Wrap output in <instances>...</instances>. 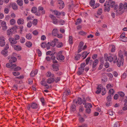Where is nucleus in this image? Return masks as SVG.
<instances>
[{"instance_id":"obj_37","label":"nucleus","mask_w":127,"mask_h":127,"mask_svg":"<svg viewBox=\"0 0 127 127\" xmlns=\"http://www.w3.org/2000/svg\"><path fill=\"white\" fill-rule=\"evenodd\" d=\"M69 41L70 44H72L73 43V38L71 36H69Z\"/></svg>"},{"instance_id":"obj_19","label":"nucleus","mask_w":127,"mask_h":127,"mask_svg":"<svg viewBox=\"0 0 127 127\" xmlns=\"http://www.w3.org/2000/svg\"><path fill=\"white\" fill-rule=\"evenodd\" d=\"M58 31L57 29H54L52 31V34L54 36H57L58 33Z\"/></svg>"},{"instance_id":"obj_33","label":"nucleus","mask_w":127,"mask_h":127,"mask_svg":"<svg viewBox=\"0 0 127 127\" xmlns=\"http://www.w3.org/2000/svg\"><path fill=\"white\" fill-rule=\"evenodd\" d=\"M57 47L58 48H60L62 47L63 46V43L62 42H58V41L57 42Z\"/></svg>"},{"instance_id":"obj_34","label":"nucleus","mask_w":127,"mask_h":127,"mask_svg":"<svg viewBox=\"0 0 127 127\" xmlns=\"http://www.w3.org/2000/svg\"><path fill=\"white\" fill-rule=\"evenodd\" d=\"M17 2L18 4L20 6H21L23 5V1L22 0H17Z\"/></svg>"},{"instance_id":"obj_63","label":"nucleus","mask_w":127,"mask_h":127,"mask_svg":"<svg viewBox=\"0 0 127 127\" xmlns=\"http://www.w3.org/2000/svg\"><path fill=\"white\" fill-rule=\"evenodd\" d=\"M104 66L106 68H108L109 66V64L108 63L106 62L104 64Z\"/></svg>"},{"instance_id":"obj_30","label":"nucleus","mask_w":127,"mask_h":127,"mask_svg":"<svg viewBox=\"0 0 127 127\" xmlns=\"http://www.w3.org/2000/svg\"><path fill=\"white\" fill-rule=\"evenodd\" d=\"M85 107L87 108H90L92 107V105L91 104L87 103L85 104Z\"/></svg>"},{"instance_id":"obj_32","label":"nucleus","mask_w":127,"mask_h":127,"mask_svg":"<svg viewBox=\"0 0 127 127\" xmlns=\"http://www.w3.org/2000/svg\"><path fill=\"white\" fill-rule=\"evenodd\" d=\"M71 110L72 111H74L76 110V105H72L71 107Z\"/></svg>"},{"instance_id":"obj_56","label":"nucleus","mask_w":127,"mask_h":127,"mask_svg":"<svg viewBox=\"0 0 127 127\" xmlns=\"http://www.w3.org/2000/svg\"><path fill=\"white\" fill-rule=\"evenodd\" d=\"M53 53L52 52L49 51H48L46 53V55H53Z\"/></svg>"},{"instance_id":"obj_21","label":"nucleus","mask_w":127,"mask_h":127,"mask_svg":"<svg viewBox=\"0 0 127 127\" xmlns=\"http://www.w3.org/2000/svg\"><path fill=\"white\" fill-rule=\"evenodd\" d=\"M89 53H87V51H85L82 53L81 55L82 56V57H84L83 58V59H85L87 57Z\"/></svg>"},{"instance_id":"obj_4","label":"nucleus","mask_w":127,"mask_h":127,"mask_svg":"<svg viewBox=\"0 0 127 127\" xmlns=\"http://www.w3.org/2000/svg\"><path fill=\"white\" fill-rule=\"evenodd\" d=\"M62 52L61 51L57 54L56 56V58L58 60H64V57L62 55Z\"/></svg>"},{"instance_id":"obj_36","label":"nucleus","mask_w":127,"mask_h":127,"mask_svg":"<svg viewBox=\"0 0 127 127\" xmlns=\"http://www.w3.org/2000/svg\"><path fill=\"white\" fill-rule=\"evenodd\" d=\"M53 12L54 13V14L55 15L57 16H59L61 14L60 12L57 10H55Z\"/></svg>"},{"instance_id":"obj_38","label":"nucleus","mask_w":127,"mask_h":127,"mask_svg":"<svg viewBox=\"0 0 127 127\" xmlns=\"http://www.w3.org/2000/svg\"><path fill=\"white\" fill-rule=\"evenodd\" d=\"M123 4L122 3H121L120 5L119 6V11H120L122 10V9H123Z\"/></svg>"},{"instance_id":"obj_14","label":"nucleus","mask_w":127,"mask_h":127,"mask_svg":"<svg viewBox=\"0 0 127 127\" xmlns=\"http://www.w3.org/2000/svg\"><path fill=\"white\" fill-rule=\"evenodd\" d=\"M98 63V60L96 59L93 62L92 64L93 69H95V68L96 67Z\"/></svg>"},{"instance_id":"obj_48","label":"nucleus","mask_w":127,"mask_h":127,"mask_svg":"<svg viewBox=\"0 0 127 127\" xmlns=\"http://www.w3.org/2000/svg\"><path fill=\"white\" fill-rule=\"evenodd\" d=\"M37 19H34L32 21V23L34 25H36L37 23Z\"/></svg>"},{"instance_id":"obj_28","label":"nucleus","mask_w":127,"mask_h":127,"mask_svg":"<svg viewBox=\"0 0 127 127\" xmlns=\"http://www.w3.org/2000/svg\"><path fill=\"white\" fill-rule=\"evenodd\" d=\"M7 53V51L4 50H2L1 52V54L5 57L8 56Z\"/></svg>"},{"instance_id":"obj_35","label":"nucleus","mask_w":127,"mask_h":127,"mask_svg":"<svg viewBox=\"0 0 127 127\" xmlns=\"http://www.w3.org/2000/svg\"><path fill=\"white\" fill-rule=\"evenodd\" d=\"M77 102L80 105L82 103V100L81 98H78L77 101H76V103H77Z\"/></svg>"},{"instance_id":"obj_1","label":"nucleus","mask_w":127,"mask_h":127,"mask_svg":"<svg viewBox=\"0 0 127 127\" xmlns=\"http://www.w3.org/2000/svg\"><path fill=\"white\" fill-rule=\"evenodd\" d=\"M124 61V59L122 52L120 50L118 54V57L117 58H117L114 60L113 62V63H117V66L120 67L121 65H122Z\"/></svg>"},{"instance_id":"obj_50","label":"nucleus","mask_w":127,"mask_h":127,"mask_svg":"<svg viewBox=\"0 0 127 127\" xmlns=\"http://www.w3.org/2000/svg\"><path fill=\"white\" fill-rule=\"evenodd\" d=\"M120 123L118 122H116L114 124V127H119Z\"/></svg>"},{"instance_id":"obj_39","label":"nucleus","mask_w":127,"mask_h":127,"mask_svg":"<svg viewBox=\"0 0 127 127\" xmlns=\"http://www.w3.org/2000/svg\"><path fill=\"white\" fill-rule=\"evenodd\" d=\"M102 9L101 8H99L98 10V11L97 12V15H100L102 13Z\"/></svg>"},{"instance_id":"obj_40","label":"nucleus","mask_w":127,"mask_h":127,"mask_svg":"<svg viewBox=\"0 0 127 127\" xmlns=\"http://www.w3.org/2000/svg\"><path fill=\"white\" fill-rule=\"evenodd\" d=\"M81 55L79 54H77L76 56L75 57V59L76 60H78L80 58L81 56Z\"/></svg>"},{"instance_id":"obj_51","label":"nucleus","mask_w":127,"mask_h":127,"mask_svg":"<svg viewBox=\"0 0 127 127\" xmlns=\"http://www.w3.org/2000/svg\"><path fill=\"white\" fill-rule=\"evenodd\" d=\"M37 52L38 54V56H39L40 57L42 55V53L41 51L39 49H37Z\"/></svg>"},{"instance_id":"obj_11","label":"nucleus","mask_w":127,"mask_h":127,"mask_svg":"<svg viewBox=\"0 0 127 127\" xmlns=\"http://www.w3.org/2000/svg\"><path fill=\"white\" fill-rule=\"evenodd\" d=\"M50 17L53 20V23L55 24H57L58 22V19L56 18V17L54 16L50 15Z\"/></svg>"},{"instance_id":"obj_22","label":"nucleus","mask_w":127,"mask_h":127,"mask_svg":"<svg viewBox=\"0 0 127 127\" xmlns=\"http://www.w3.org/2000/svg\"><path fill=\"white\" fill-rule=\"evenodd\" d=\"M24 20L22 18L19 19L17 21V23L18 25L23 24L24 23Z\"/></svg>"},{"instance_id":"obj_55","label":"nucleus","mask_w":127,"mask_h":127,"mask_svg":"<svg viewBox=\"0 0 127 127\" xmlns=\"http://www.w3.org/2000/svg\"><path fill=\"white\" fill-rule=\"evenodd\" d=\"M22 49L21 47L20 46L16 45V50L20 51Z\"/></svg>"},{"instance_id":"obj_41","label":"nucleus","mask_w":127,"mask_h":127,"mask_svg":"<svg viewBox=\"0 0 127 127\" xmlns=\"http://www.w3.org/2000/svg\"><path fill=\"white\" fill-rule=\"evenodd\" d=\"M10 22L11 25H13L15 23V21L14 19H12L10 20Z\"/></svg>"},{"instance_id":"obj_12","label":"nucleus","mask_w":127,"mask_h":127,"mask_svg":"<svg viewBox=\"0 0 127 127\" xmlns=\"http://www.w3.org/2000/svg\"><path fill=\"white\" fill-rule=\"evenodd\" d=\"M1 25L2 28V29L5 31L7 29V27L6 25V22L4 21H2L1 23Z\"/></svg>"},{"instance_id":"obj_43","label":"nucleus","mask_w":127,"mask_h":127,"mask_svg":"<svg viewBox=\"0 0 127 127\" xmlns=\"http://www.w3.org/2000/svg\"><path fill=\"white\" fill-rule=\"evenodd\" d=\"M111 95H108L107 97V100L108 101H110L111 100Z\"/></svg>"},{"instance_id":"obj_10","label":"nucleus","mask_w":127,"mask_h":127,"mask_svg":"<svg viewBox=\"0 0 127 127\" xmlns=\"http://www.w3.org/2000/svg\"><path fill=\"white\" fill-rule=\"evenodd\" d=\"M5 44L4 38L2 36L0 37V45L1 46H4Z\"/></svg>"},{"instance_id":"obj_64","label":"nucleus","mask_w":127,"mask_h":127,"mask_svg":"<svg viewBox=\"0 0 127 127\" xmlns=\"http://www.w3.org/2000/svg\"><path fill=\"white\" fill-rule=\"evenodd\" d=\"M9 11V10L8 8H5L4 9V12L6 14H8V13Z\"/></svg>"},{"instance_id":"obj_16","label":"nucleus","mask_w":127,"mask_h":127,"mask_svg":"<svg viewBox=\"0 0 127 127\" xmlns=\"http://www.w3.org/2000/svg\"><path fill=\"white\" fill-rule=\"evenodd\" d=\"M70 90L69 89H67L66 90L64 93L63 96L64 95L65 96H67L68 95H70Z\"/></svg>"},{"instance_id":"obj_57","label":"nucleus","mask_w":127,"mask_h":127,"mask_svg":"<svg viewBox=\"0 0 127 127\" xmlns=\"http://www.w3.org/2000/svg\"><path fill=\"white\" fill-rule=\"evenodd\" d=\"M32 25V22L30 21L27 24V26L29 28Z\"/></svg>"},{"instance_id":"obj_58","label":"nucleus","mask_w":127,"mask_h":127,"mask_svg":"<svg viewBox=\"0 0 127 127\" xmlns=\"http://www.w3.org/2000/svg\"><path fill=\"white\" fill-rule=\"evenodd\" d=\"M99 5V3H97L95 5H94L93 6V8L94 9H95L97 7H98Z\"/></svg>"},{"instance_id":"obj_52","label":"nucleus","mask_w":127,"mask_h":127,"mask_svg":"<svg viewBox=\"0 0 127 127\" xmlns=\"http://www.w3.org/2000/svg\"><path fill=\"white\" fill-rule=\"evenodd\" d=\"M110 5L111 7H113L114 6V5L115 4V2L114 1H112L110 2Z\"/></svg>"},{"instance_id":"obj_2","label":"nucleus","mask_w":127,"mask_h":127,"mask_svg":"<svg viewBox=\"0 0 127 127\" xmlns=\"http://www.w3.org/2000/svg\"><path fill=\"white\" fill-rule=\"evenodd\" d=\"M16 32V26L12 27L10 30L7 31V34L9 35H11L12 33H15Z\"/></svg>"},{"instance_id":"obj_54","label":"nucleus","mask_w":127,"mask_h":127,"mask_svg":"<svg viewBox=\"0 0 127 127\" xmlns=\"http://www.w3.org/2000/svg\"><path fill=\"white\" fill-rule=\"evenodd\" d=\"M115 47L113 45H112V48L111 49V51L112 52H114L115 51Z\"/></svg>"},{"instance_id":"obj_60","label":"nucleus","mask_w":127,"mask_h":127,"mask_svg":"<svg viewBox=\"0 0 127 127\" xmlns=\"http://www.w3.org/2000/svg\"><path fill=\"white\" fill-rule=\"evenodd\" d=\"M46 44L45 42L42 43L41 44V46L43 48H45L46 47Z\"/></svg>"},{"instance_id":"obj_26","label":"nucleus","mask_w":127,"mask_h":127,"mask_svg":"<svg viewBox=\"0 0 127 127\" xmlns=\"http://www.w3.org/2000/svg\"><path fill=\"white\" fill-rule=\"evenodd\" d=\"M86 64L85 63H82L80 65V67L79 68V69H83L84 70V67L85 66Z\"/></svg>"},{"instance_id":"obj_15","label":"nucleus","mask_w":127,"mask_h":127,"mask_svg":"<svg viewBox=\"0 0 127 127\" xmlns=\"http://www.w3.org/2000/svg\"><path fill=\"white\" fill-rule=\"evenodd\" d=\"M58 41V40L56 38H55L52 41L50 42V45L52 47H54L55 46L56 44V43Z\"/></svg>"},{"instance_id":"obj_3","label":"nucleus","mask_w":127,"mask_h":127,"mask_svg":"<svg viewBox=\"0 0 127 127\" xmlns=\"http://www.w3.org/2000/svg\"><path fill=\"white\" fill-rule=\"evenodd\" d=\"M41 12L42 14H44L45 13V11L44 10L43 8L40 6L38 7V11L35 15L38 16H40L41 15Z\"/></svg>"},{"instance_id":"obj_7","label":"nucleus","mask_w":127,"mask_h":127,"mask_svg":"<svg viewBox=\"0 0 127 127\" xmlns=\"http://www.w3.org/2000/svg\"><path fill=\"white\" fill-rule=\"evenodd\" d=\"M104 10L105 11L106 10L108 12H109L110 9V5L109 4V2L106 1V2L105 3L104 5Z\"/></svg>"},{"instance_id":"obj_25","label":"nucleus","mask_w":127,"mask_h":127,"mask_svg":"<svg viewBox=\"0 0 127 127\" xmlns=\"http://www.w3.org/2000/svg\"><path fill=\"white\" fill-rule=\"evenodd\" d=\"M37 9L36 7L34 6L32 7L31 11L32 12L35 13H36Z\"/></svg>"},{"instance_id":"obj_27","label":"nucleus","mask_w":127,"mask_h":127,"mask_svg":"<svg viewBox=\"0 0 127 127\" xmlns=\"http://www.w3.org/2000/svg\"><path fill=\"white\" fill-rule=\"evenodd\" d=\"M10 62L12 63L15 62L16 61V58L15 57H12L9 60Z\"/></svg>"},{"instance_id":"obj_42","label":"nucleus","mask_w":127,"mask_h":127,"mask_svg":"<svg viewBox=\"0 0 127 127\" xmlns=\"http://www.w3.org/2000/svg\"><path fill=\"white\" fill-rule=\"evenodd\" d=\"M79 70L77 72V74L78 75L82 74L84 70L83 69H79Z\"/></svg>"},{"instance_id":"obj_31","label":"nucleus","mask_w":127,"mask_h":127,"mask_svg":"<svg viewBox=\"0 0 127 127\" xmlns=\"http://www.w3.org/2000/svg\"><path fill=\"white\" fill-rule=\"evenodd\" d=\"M26 37L27 39H30L32 37V35L31 33H29L26 35Z\"/></svg>"},{"instance_id":"obj_59","label":"nucleus","mask_w":127,"mask_h":127,"mask_svg":"<svg viewBox=\"0 0 127 127\" xmlns=\"http://www.w3.org/2000/svg\"><path fill=\"white\" fill-rule=\"evenodd\" d=\"M122 38V41L123 42H125L127 41V37H126L125 36Z\"/></svg>"},{"instance_id":"obj_23","label":"nucleus","mask_w":127,"mask_h":127,"mask_svg":"<svg viewBox=\"0 0 127 127\" xmlns=\"http://www.w3.org/2000/svg\"><path fill=\"white\" fill-rule=\"evenodd\" d=\"M54 81V79L52 78H48L47 80V82L49 84H51L53 83Z\"/></svg>"},{"instance_id":"obj_46","label":"nucleus","mask_w":127,"mask_h":127,"mask_svg":"<svg viewBox=\"0 0 127 127\" xmlns=\"http://www.w3.org/2000/svg\"><path fill=\"white\" fill-rule=\"evenodd\" d=\"M95 3V1L94 0H91L90 2V5L93 6Z\"/></svg>"},{"instance_id":"obj_45","label":"nucleus","mask_w":127,"mask_h":127,"mask_svg":"<svg viewBox=\"0 0 127 127\" xmlns=\"http://www.w3.org/2000/svg\"><path fill=\"white\" fill-rule=\"evenodd\" d=\"M114 90L113 89H110L109 91V93H110V95L111 94L112 95H114Z\"/></svg>"},{"instance_id":"obj_20","label":"nucleus","mask_w":127,"mask_h":127,"mask_svg":"<svg viewBox=\"0 0 127 127\" xmlns=\"http://www.w3.org/2000/svg\"><path fill=\"white\" fill-rule=\"evenodd\" d=\"M31 107L32 109H36L38 107V105L35 103H32L31 104Z\"/></svg>"},{"instance_id":"obj_5","label":"nucleus","mask_w":127,"mask_h":127,"mask_svg":"<svg viewBox=\"0 0 127 127\" xmlns=\"http://www.w3.org/2000/svg\"><path fill=\"white\" fill-rule=\"evenodd\" d=\"M9 40L11 44V45L12 46H13L14 48L16 49V38H9Z\"/></svg>"},{"instance_id":"obj_47","label":"nucleus","mask_w":127,"mask_h":127,"mask_svg":"<svg viewBox=\"0 0 127 127\" xmlns=\"http://www.w3.org/2000/svg\"><path fill=\"white\" fill-rule=\"evenodd\" d=\"M120 95V96L121 97H123L125 95V94L123 92H120L118 93Z\"/></svg>"},{"instance_id":"obj_13","label":"nucleus","mask_w":127,"mask_h":127,"mask_svg":"<svg viewBox=\"0 0 127 127\" xmlns=\"http://www.w3.org/2000/svg\"><path fill=\"white\" fill-rule=\"evenodd\" d=\"M103 88V87L101 85L98 86L97 88V90L95 92L97 94L100 93Z\"/></svg>"},{"instance_id":"obj_9","label":"nucleus","mask_w":127,"mask_h":127,"mask_svg":"<svg viewBox=\"0 0 127 127\" xmlns=\"http://www.w3.org/2000/svg\"><path fill=\"white\" fill-rule=\"evenodd\" d=\"M24 77L23 75H20V76L16 77V83L18 84H21L22 82L21 80L22 79H23Z\"/></svg>"},{"instance_id":"obj_29","label":"nucleus","mask_w":127,"mask_h":127,"mask_svg":"<svg viewBox=\"0 0 127 127\" xmlns=\"http://www.w3.org/2000/svg\"><path fill=\"white\" fill-rule=\"evenodd\" d=\"M28 47H31L32 45V42L30 41H27V42L25 44Z\"/></svg>"},{"instance_id":"obj_8","label":"nucleus","mask_w":127,"mask_h":127,"mask_svg":"<svg viewBox=\"0 0 127 127\" xmlns=\"http://www.w3.org/2000/svg\"><path fill=\"white\" fill-rule=\"evenodd\" d=\"M117 58V56L116 55H113L112 56H109L107 57L108 61L110 62H113Z\"/></svg>"},{"instance_id":"obj_53","label":"nucleus","mask_w":127,"mask_h":127,"mask_svg":"<svg viewBox=\"0 0 127 127\" xmlns=\"http://www.w3.org/2000/svg\"><path fill=\"white\" fill-rule=\"evenodd\" d=\"M50 42H48L47 44L46 45L47 49L48 50L50 48Z\"/></svg>"},{"instance_id":"obj_44","label":"nucleus","mask_w":127,"mask_h":127,"mask_svg":"<svg viewBox=\"0 0 127 127\" xmlns=\"http://www.w3.org/2000/svg\"><path fill=\"white\" fill-rule=\"evenodd\" d=\"M82 22L80 18H79L77 20V22L75 23L76 25H77L79 24L80 23Z\"/></svg>"},{"instance_id":"obj_49","label":"nucleus","mask_w":127,"mask_h":127,"mask_svg":"<svg viewBox=\"0 0 127 127\" xmlns=\"http://www.w3.org/2000/svg\"><path fill=\"white\" fill-rule=\"evenodd\" d=\"M12 64V63L11 62L10 63H7L6 64V66L7 68H11Z\"/></svg>"},{"instance_id":"obj_6","label":"nucleus","mask_w":127,"mask_h":127,"mask_svg":"<svg viewBox=\"0 0 127 127\" xmlns=\"http://www.w3.org/2000/svg\"><path fill=\"white\" fill-rule=\"evenodd\" d=\"M57 5L60 9L63 8L64 6V2L62 0H59L57 1Z\"/></svg>"},{"instance_id":"obj_62","label":"nucleus","mask_w":127,"mask_h":127,"mask_svg":"<svg viewBox=\"0 0 127 127\" xmlns=\"http://www.w3.org/2000/svg\"><path fill=\"white\" fill-rule=\"evenodd\" d=\"M60 77H58L57 78L55 79V80H54V81L55 82L57 83L59 81H60Z\"/></svg>"},{"instance_id":"obj_61","label":"nucleus","mask_w":127,"mask_h":127,"mask_svg":"<svg viewBox=\"0 0 127 127\" xmlns=\"http://www.w3.org/2000/svg\"><path fill=\"white\" fill-rule=\"evenodd\" d=\"M20 41L21 43H23L25 42V40L24 38L22 37L20 40Z\"/></svg>"},{"instance_id":"obj_18","label":"nucleus","mask_w":127,"mask_h":127,"mask_svg":"<svg viewBox=\"0 0 127 127\" xmlns=\"http://www.w3.org/2000/svg\"><path fill=\"white\" fill-rule=\"evenodd\" d=\"M52 67L54 69V71H57L59 70L58 64H52Z\"/></svg>"},{"instance_id":"obj_17","label":"nucleus","mask_w":127,"mask_h":127,"mask_svg":"<svg viewBox=\"0 0 127 127\" xmlns=\"http://www.w3.org/2000/svg\"><path fill=\"white\" fill-rule=\"evenodd\" d=\"M91 57H88L86 60V64H87L89 63L90 65H91L92 63H93V61L92 60H90Z\"/></svg>"},{"instance_id":"obj_24","label":"nucleus","mask_w":127,"mask_h":127,"mask_svg":"<svg viewBox=\"0 0 127 127\" xmlns=\"http://www.w3.org/2000/svg\"><path fill=\"white\" fill-rule=\"evenodd\" d=\"M11 71H16V64H12L10 68Z\"/></svg>"}]
</instances>
